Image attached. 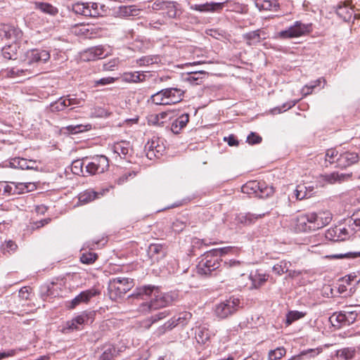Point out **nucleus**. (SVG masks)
Here are the masks:
<instances>
[{"label": "nucleus", "mask_w": 360, "mask_h": 360, "mask_svg": "<svg viewBox=\"0 0 360 360\" xmlns=\"http://www.w3.org/2000/svg\"><path fill=\"white\" fill-rule=\"evenodd\" d=\"M133 296L138 299L149 300V302H143L139 306V311L144 314L166 307L175 300L173 295L162 292L159 287L152 285L137 288Z\"/></svg>", "instance_id": "1"}, {"label": "nucleus", "mask_w": 360, "mask_h": 360, "mask_svg": "<svg viewBox=\"0 0 360 360\" xmlns=\"http://www.w3.org/2000/svg\"><path fill=\"white\" fill-rule=\"evenodd\" d=\"M133 286L132 279L120 277L112 278L108 285L110 297L112 300H117L125 295Z\"/></svg>", "instance_id": "2"}, {"label": "nucleus", "mask_w": 360, "mask_h": 360, "mask_svg": "<svg viewBox=\"0 0 360 360\" xmlns=\"http://www.w3.org/2000/svg\"><path fill=\"white\" fill-rule=\"evenodd\" d=\"M308 227L311 231H317L327 226L332 220V214L328 212H308L304 214Z\"/></svg>", "instance_id": "3"}, {"label": "nucleus", "mask_w": 360, "mask_h": 360, "mask_svg": "<svg viewBox=\"0 0 360 360\" xmlns=\"http://www.w3.org/2000/svg\"><path fill=\"white\" fill-rule=\"evenodd\" d=\"M242 192L248 195L255 194L256 196L264 198L271 195L274 191L272 186L266 185L264 182L251 181L242 186Z\"/></svg>", "instance_id": "4"}, {"label": "nucleus", "mask_w": 360, "mask_h": 360, "mask_svg": "<svg viewBox=\"0 0 360 360\" xmlns=\"http://www.w3.org/2000/svg\"><path fill=\"white\" fill-rule=\"evenodd\" d=\"M240 303L238 298L231 297L217 304L214 309V314L220 319H226L238 310Z\"/></svg>", "instance_id": "5"}, {"label": "nucleus", "mask_w": 360, "mask_h": 360, "mask_svg": "<svg viewBox=\"0 0 360 360\" xmlns=\"http://www.w3.org/2000/svg\"><path fill=\"white\" fill-rule=\"evenodd\" d=\"M220 266L219 259L216 257L210 251L205 255L204 257L199 262L196 269L197 272L202 276H209L212 272L216 271Z\"/></svg>", "instance_id": "6"}, {"label": "nucleus", "mask_w": 360, "mask_h": 360, "mask_svg": "<svg viewBox=\"0 0 360 360\" xmlns=\"http://www.w3.org/2000/svg\"><path fill=\"white\" fill-rule=\"evenodd\" d=\"M311 30V24H304L300 21H296L288 29L281 31L278 33V36L281 39L295 38L308 34Z\"/></svg>", "instance_id": "7"}, {"label": "nucleus", "mask_w": 360, "mask_h": 360, "mask_svg": "<svg viewBox=\"0 0 360 360\" xmlns=\"http://www.w3.org/2000/svg\"><path fill=\"white\" fill-rule=\"evenodd\" d=\"M109 167L108 160L104 155H98L91 158V161L86 162L85 172L93 175L104 172Z\"/></svg>", "instance_id": "8"}, {"label": "nucleus", "mask_w": 360, "mask_h": 360, "mask_svg": "<svg viewBox=\"0 0 360 360\" xmlns=\"http://www.w3.org/2000/svg\"><path fill=\"white\" fill-rule=\"evenodd\" d=\"M191 317L192 314L190 312L184 311L181 313L178 316L172 317L160 327L159 328L160 333H165L167 330H170L178 325L184 326L187 324Z\"/></svg>", "instance_id": "9"}, {"label": "nucleus", "mask_w": 360, "mask_h": 360, "mask_svg": "<svg viewBox=\"0 0 360 360\" xmlns=\"http://www.w3.org/2000/svg\"><path fill=\"white\" fill-rule=\"evenodd\" d=\"M337 15L345 22H349L360 18V14L354 13V8L350 6L349 1H345L338 4L336 8Z\"/></svg>", "instance_id": "10"}, {"label": "nucleus", "mask_w": 360, "mask_h": 360, "mask_svg": "<svg viewBox=\"0 0 360 360\" xmlns=\"http://www.w3.org/2000/svg\"><path fill=\"white\" fill-rule=\"evenodd\" d=\"M359 160L357 153L353 152H345L339 155L336 160V167L344 169L349 167Z\"/></svg>", "instance_id": "11"}, {"label": "nucleus", "mask_w": 360, "mask_h": 360, "mask_svg": "<svg viewBox=\"0 0 360 360\" xmlns=\"http://www.w3.org/2000/svg\"><path fill=\"white\" fill-rule=\"evenodd\" d=\"M155 9H162L165 11L163 14H166L169 18H174L177 15L179 4L174 1H156L154 3Z\"/></svg>", "instance_id": "12"}, {"label": "nucleus", "mask_w": 360, "mask_h": 360, "mask_svg": "<svg viewBox=\"0 0 360 360\" xmlns=\"http://www.w3.org/2000/svg\"><path fill=\"white\" fill-rule=\"evenodd\" d=\"M243 39L248 46H256L262 40L266 39V33L262 30H257L245 33L243 35Z\"/></svg>", "instance_id": "13"}, {"label": "nucleus", "mask_w": 360, "mask_h": 360, "mask_svg": "<svg viewBox=\"0 0 360 360\" xmlns=\"http://www.w3.org/2000/svg\"><path fill=\"white\" fill-rule=\"evenodd\" d=\"M27 58L29 63H44L50 58V53L46 50L33 49L27 52Z\"/></svg>", "instance_id": "14"}, {"label": "nucleus", "mask_w": 360, "mask_h": 360, "mask_svg": "<svg viewBox=\"0 0 360 360\" xmlns=\"http://www.w3.org/2000/svg\"><path fill=\"white\" fill-rule=\"evenodd\" d=\"M159 143L160 140L157 139H152L146 144L145 148L147 150V157L149 159H152L153 157H158L162 154L165 150V147Z\"/></svg>", "instance_id": "15"}, {"label": "nucleus", "mask_w": 360, "mask_h": 360, "mask_svg": "<svg viewBox=\"0 0 360 360\" xmlns=\"http://www.w3.org/2000/svg\"><path fill=\"white\" fill-rule=\"evenodd\" d=\"M224 3L210 2L203 4H193L191 6V9L199 12H219L224 8Z\"/></svg>", "instance_id": "16"}, {"label": "nucleus", "mask_w": 360, "mask_h": 360, "mask_svg": "<svg viewBox=\"0 0 360 360\" xmlns=\"http://www.w3.org/2000/svg\"><path fill=\"white\" fill-rule=\"evenodd\" d=\"M165 92L166 101L167 105L179 103L182 100L184 91L177 88H167L163 89Z\"/></svg>", "instance_id": "17"}, {"label": "nucleus", "mask_w": 360, "mask_h": 360, "mask_svg": "<svg viewBox=\"0 0 360 360\" xmlns=\"http://www.w3.org/2000/svg\"><path fill=\"white\" fill-rule=\"evenodd\" d=\"M75 99L73 98H65L63 97L60 98L58 101L52 103L50 105L51 112H58L63 111L68 106L75 105Z\"/></svg>", "instance_id": "18"}, {"label": "nucleus", "mask_w": 360, "mask_h": 360, "mask_svg": "<svg viewBox=\"0 0 360 360\" xmlns=\"http://www.w3.org/2000/svg\"><path fill=\"white\" fill-rule=\"evenodd\" d=\"M85 60H96L104 57V49L101 46L88 49L82 56Z\"/></svg>", "instance_id": "19"}, {"label": "nucleus", "mask_w": 360, "mask_h": 360, "mask_svg": "<svg viewBox=\"0 0 360 360\" xmlns=\"http://www.w3.org/2000/svg\"><path fill=\"white\" fill-rule=\"evenodd\" d=\"M249 278L252 282V284L250 287V289H258L262 286L268 280L267 275L259 273L258 271L251 272Z\"/></svg>", "instance_id": "20"}, {"label": "nucleus", "mask_w": 360, "mask_h": 360, "mask_svg": "<svg viewBox=\"0 0 360 360\" xmlns=\"http://www.w3.org/2000/svg\"><path fill=\"white\" fill-rule=\"evenodd\" d=\"M336 321L344 326H349L353 323L357 317L355 311H341L335 315Z\"/></svg>", "instance_id": "21"}, {"label": "nucleus", "mask_w": 360, "mask_h": 360, "mask_svg": "<svg viewBox=\"0 0 360 360\" xmlns=\"http://www.w3.org/2000/svg\"><path fill=\"white\" fill-rule=\"evenodd\" d=\"M347 230L340 227L335 226L328 229L326 233V238L333 241H341L345 239L342 235L346 236Z\"/></svg>", "instance_id": "22"}, {"label": "nucleus", "mask_w": 360, "mask_h": 360, "mask_svg": "<svg viewBox=\"0 0 360 360\" xmlns=\"http://www.w3.org/2000/svg\"><path fill=\"white\" fill-rule=\"evenodd\" d=\"M96 293L97 292L95 290H89L82 292L72 300L71 308L75 307L82 302H87L92 297L95 296Z\"/></svg>", "instance_id": "23"}, {"label": "nucleus", "mask_w": 360, "mask_h": 360, "mask_svg": "<svg viewBox=\"0 0 360 360\" xmlns=\"http://www.w3.org/2000/svg\"><path fill=\"white\" fill-rule=\"evenodd\" d=\"M352 176V174H339L338 172H333L329 174L322 176L321 178L323 181L333 184L337 182L341 183L349 179Z\"/></svg>", "instance_id": "24"}, {"label": "nucleus", "mask_w": 360, "mask_h": 360, "mask_svg": "<svg viewBox=\"0 0 360 360\" xmlns=\"http://www.w3.org/2000/svg\"><path fill=\"white\" fill-rule=\"evenodd\" d=\"M34 9L52 16H55L58 13V9L52 4L46 2L36 1L34 3Z\"/></svg>", "instance_id": "25"}, {"label": "nucleus", "mask_w": 360, "mask_h": 360, "mask_svg": "<svg viewBox=\"0 0 360 360\" xmlns=\"http://www.w3.org/2000/svg\"><path fill=\"white\" fill-rule=\"evenodd\" d=\"M207 75L205 71H195L187 73L184 79L191 84H199L202 82V79Z\"/></svg>", "instance_id": "26"}, {"label": "nucleus", "mask_w": 360, "mask_h": 360, "mask_svg": "<svg viewBox=\"0 0 360 360\" xmlns=\"http://www.w3.org/2000/svg\"><path fill=\"white\" fill-rule=\"evenodd\" d=\"M103 352L100 360H112L118 354V350L111 344H106L102 347Z\"/></svg>", "instance_id": "27"}, {"label": "nucleus", "mask_w": 360, "mask_h": 360, "mask_svg": "<svg viewBox=\"0 0 360 360\" xmlns=\"http://www.w3.org/2000/svg\"><path fill=\"white\" fill-rule=\"evenodd\" d=\"M188 114H181L177 119L173 121L171 127L172 131L174 134H179L188 122Z\"/></svg>", "instance_id": "28"}, {"label": "nucleus", "mask_w": 360, "mask_h": 360, "mask_svg": "<svg viewBox=\"0 0 360 360\" xmlns=\"http://www.w3.org/2000/svg\"><path fill=\"white\" fill-rule=\"evenodd\" d=\"M36 188L34 183H15L14 182L13 190L15 195L21 194L27 192H30Z\"/></svg>", "instance_id": "29"}, {"label": "nucleus", "mask_w": 360, "mask_h": 360, "mask_svg": "<svg viewBox=\"0 0 360 360\" xmlns=\"http://www.w3.org/2000/svg\"><path fill=\"white\" fill-rule=\"evenodd\" d=\"M148 254L151 257L158 259L165 256V249L161 244H150L148 247Z\"/></svg>", "instance_id": "30"}, {"label": "nucleus", "mask_w": 360, "mask_h": 360, "mask_svg": "<svg viewBox=\"0 0 360 360\" xmlns=\"http://www.w3.org/2000/svg\"><path fill=\"white\" fill-rule=\"evenodd\" d=\"M112 150L115 153L118 154L120 156H125L130 150V143L125 141L117 142L112 146Z\"/></svg>", "instance_id": "31"}, {"label": "nucleus", "mask_w": 360, "mask_h": 360, "mask_svg": "<svg viewBox=\"0 0 360 360\" xmlns=\"http://www.w3.org/2000/svg\"><path fill=\"white\" fill-rule=\"evenodd\" d=\"M356 353L355 347H345L336 352V356L344 360H351L354 358Z\"/></svg>", "instance_id": "32"}, {"label": "nucleus", "mask_w": 360, "mask_h": 360, "mask_svg": "<svg viewBox=\"0 0 360 360\" xmlns=\"http://www.w3.org/2000/svg\"><path fill=\"white\" fill-rule=\"evenodd\" d=\"M99 195L100 194L98 193H96L93 190H86L84 192L79 193V200L82 204H86L98 198Z\"/></svg>", "instance_id": "33"}, {"label": "nucleus", "mask_w": 360, "mask_h": 360, "mask_svg": "<svg viewBox=\"0 0 360 360\" xmlns=\"http://www.w3.org/2000/svg\"><path fill=\"white\" fill-rule=\"evenodd\" d=\"M87 160L88 158H85L82 160H76L73 161L71 165V170L72 173L77 175L85 176L86 172L83 167L86 165Z\"/></svg>", "instance_id": "34"}, {"label": "nucleus", "mask_w": 360, "mask_h": 360, "mask_svg": "<svg viewBox=\"0 0 360 360\" xmlns=\"http://www.w3.org/2000/svg\"><path fill=\"white\" fill-rule=\"evenodd\" d=\"M33 163L32 160H27L22 158H15L11 160L10 166L15 169H27L28 164Z\"/></svg>", "instance_id": "35"}, {"label": "nucleus", "mask_w": 360, "mask_h": 360, "mask_svg": "<svg viewBox=\"0 0 360 360\" xmlns=\"http://www.w3.org/2000/svg\"><path fill=\"white\" fill-rule=\"evenodd\" d=\"M72 10L75 14L82 15L84 16H89V15H91L92 13L89 10V4L84 3H76L72 4Z\"/></svg>", "instance_id": "36"}, {"label": "nucleus", "mask_w": 360, "mask_h": 360, "mask_svg": "<svg viewBox=\"0 0 360 360\" xmlns=\"http://www.w3.org/2000/svg\"><path fill=\"white\" fill-rule=\"evenodd\" d=\"M210 337V332L205 326H200L195 330V338L199 343L205 344Z\"/></svg>", "instance_id": "37"}, {"label": "nucleus", "mask_w": 360, "mask_h": 360, "mask_svg": "<svg viewBox=\"0 0 360 360\" xmlns=\"http://www.w3.org/2000/svg\"><path fill=\"white\" fill-rule=\"evenodd\" d=\"M88 320V316L86 314H82L74 318L70 322H68V328L72 330H78L79 326L84 324Z\"/></svg>", "instance_id": "38"}, {"label": "nucleus", "mask_w": 360, "mask_h": 360, "mask_svg": "<svg viewBox=\"0 0 360 360\" xmlns=\"http://www.w3.org/2000/svg\"><path fill=\"white\" fill-rule=\"evenodd\" d=\"M308 227V223L306 221L304 214H302L296 218L295 229L300 232H309L311 231Z\"/></svg>", "instance_id": "39"}, {"label": "nucleus", "mask_w": 360, "mask_h": 360, "mask_svg": "<svg viewBox=\"0 0 360 360\" xmlns=\"http://www.w3.org/2000/svg\"><path fill=\"white\" fill-rule=\"evenodd\" d=\"M257 6L263 10L274 11H278L280 7L277 0H264L260 6L259 4Z\"/></svg>", "instance_id": "40"}, {"label": "nucleus", "mask_w": 360, "mask_h": 360, "mask_svg": "<svg viewBox=\"0 0 360 360\" xmlns=\"http://www.w3.org/2000/svg\"><path fill=\"white\" fill-rule=\"evenodd\" d=\"M167 114H148L147 120L148 124L160 126L164 123L163 120Z\"/></svg>", "instance_id": "41"}, {"label": "nucleus", "mask_w": 360, "mask_h": 360, "mask_svg": "<svg viewBox=\"0 0 360 360\" xmlns=\"http://www.w3.org/2000/svg\"><path fill=\"white\" fill-rule=\"evenodd\" d=\"M150 100L151 102L155 105H167L166 101L165 92H164L163 89L152 95Z\"/></svg>", "instance_id": "42"}, {"label": "nucleus", "mask_w": 360, "mask_h": 360, "mask_svg": "<svg viewBox=\"0 0 360 360\" xmlns=\"http://www.w3.org/2000/svg\"><path fill=\"white\" fill-rule=\"evenodd\" d=\"M305 313L298 311H290L286 315L285 323L287 326H290L294 321L302 319L305 316Z\"/></svg>", "instance_id": "43"}, {"label": "nucleus", "mask_w": 360, "mask_h": 360, "mask_svg": "<svg viewBox=\"0 0 360 360\" xmlns=\"http://www.w3.org/2000/svg\"><path fill=\"white\" fill-rule=\"evenodd\" d=\"M286 350L284 347H280L275 349L270 350L268 354L269 360H278L285 356Z\"/></svg>", "instance_id": "44"}, {"label": "nucleus", "mask_w": 360, "mask_h": 360, "mask_svg": "<svg viewBox=\"0 0 360 360\" xmlns=\"http://www.w3.org/2000/svg\"><path fill=\"white\" fill-rule=\"evenodd\" d=\"M169 315V312L167 311H164L159 312L158 314L151 316L150 319H147L145 323V327L148 328L150 327V326L157 321L162 320L167 317Z\"/></svg>", "instance_id": "45"}, {"label": "nucleus", "mask_w": 360, "mask_h": 360, "mask_svg": "<svg viewBox=\"0 0 360 360\" xmlns=\"http://www.w3.org/2000/svg\"><path fill=\"white\" fill-rule=\"evenodd\" d=\"M97 255L94 252H87L82 254L80 261L83 264H91L97 259Z\"/></svg>", "instance_id": "46"}, {"label": "nucleus", "mask_w": 360, "mask_h": 360, "mask_svg": "<svg viewBox=\"0 0 360 360\" xmlns=\"http://www.w3.org/2000/svg\"><path fill=\"white\" fill-rule=\"evenodd\" d=\"M90 124H76V125H70L67 127V129L71 134H77L79 132H83L88 131L91 129Z\"/></svg>", "instance_id": "47"}, {"label": "nucleus", "mask_w": 360, "mask_h": 360, "mask_svg": "<svg viewBox=\"0 0 360 360\" xmlns=\"http://www.w3.org/2000/svg\"><path fill=\"white\" fill-rule=\"evenodd\" d=\"M307 188L304 184H299L295 190V195L297 200H303L307 198Z\"/></svg>", "instance_id": "48"}, {"label": "nucleus", "mask_w": 360, "mask_h": 360, "mask_svg": "<svg viewBox=\"0 0 360 360\" xmlns=\"http://www.w3.org/2000/svg\"><path fill=\"white\" fill-rule=\"evenodd\" d=\"M104 6L99 5L97 3H90L89 4V10L91 15H89L90 17H96L98 15H102V11H103Z\"/></svg>", "instance_id": "49"}, {"label": "nucleus", "mask_w": 360, "mask_h": 360, "mask_svg": "<svg viewBox=\"0 0 360 360\" xmlns=\"http://www.w3.org/2000/svg\"><path fill=\"white\" fill-rule=\"evenodd\" d=\"M321 352H322V349L321 348L309 349L302 351L300 353V354L297 355V356H292V358H290L288 360H301V358H302V356L307 355L309 353H311L312 354L311 356L314 357V356L318 355Z\"/></svg>", "instance_id": "50"}, {"label": "nucleus", "mask_w": 360, "mask_h": 360, "mask_svg": "<svg viewBox=\"0 0 360 360\" xmlns=\"http://www.w3.org/2000/svg\"><path fill=\"white\" fill-rule=\"evenodd\" d=\"M158 60H159V58L158 56H143V57L141 58L138 60V63L140 65H152L154 63H157Z\"/></svg>", "instance_id": "51"}, {"label": "nucleus", "mask_w": 360, "mask_h": 360, "mask_svg": "<svg viewBox=\"0 0 360 360\" xmlns=\"http://www.w3.org/2000/svg\"><path fill=\"white\" fill-rule=\"evenodd\" d=\"M339 155L338 152L335 149H328L326 153V161L330 164L336 163V160Z\"/></svg>", "instance_id": "52"}, {"label": "nucleus", "mask_w": 360, "mask_h": 360, "mask_svg": "<svg viewBox=\"0 0 360 360\" xmlns=\"http://www.w3.org/2000/svg\"><path fill=\"white\" fill-rule=\"evenodd\" d=\"M123 78L128 82H139L140 80V72H126L124 74Z\"/></svg>", "instance_id": "53"}, {"label": "nucleus", "mask_w": 360, "mask_h": 360, "mask_svg": "<svg viewBox=\"0 0 360 360\" xmlns=\"http://www.w3.org/2000/svg\"><path fill=\"white\" fill-rule=\"evenodd\" d=\"M14 182H10L9 184L4 182L0 184V191H3L4 193L8 195H15L14 190Z\"/></svg>", "instance_id": "54"}, {"label": "nucleus", "mask_w": 360, "mask_h": 360, "mask_svg": "<svg viewBox=\"0 0 360 360\" xmlns=\"http://www.w3.org/2000/svg\"><path fill=\"white\" fill-rule=\"evenodd\" d=\"M138 10L134 8L132 6H122L120 8V14L124 16H130L136 15Z\"/></svg>", "instance_id": "55"}, {"label": "nucleus", "mask_w": 360, "mask_h": 360, "mask_svg": "<svg viewBox=\"0 0 360 360\" xmlns=\"http://www.w3.org/2000/svg\"><path fill=\"white\" fill-rule=\"evenodd\" d=\"M232 251H233V248L232 247L229 246V247H224V248H219V249H214L210 252H212V254L216 257H221L222 255L229 254V252H231Z\"/></svg>", "instance_id": "56"}, {"label": "nucleus", "mask_w": 360, "mask_h": 360, "mask_svg": "<svg viewBox=\"0 0 360 360\" xmlns=\"http://www.w3.org/2000/svg\"><path fill=\"white\" fill-rule=\"evenodd\" d=\"M269 211H266L262 213L259 214H252V213H248L245 214V217L246 220H248L250 223H251L253 220L261 219L264 217L265 215L269 214Z\"/></svg>", "instance_id": "57"}, {"label": "nucleus", "mask_w": 360, "mask_h": 360, "mask_svg": "<svg viewBox=\"0 0 360 360\" xmlns=\"http://www.w3.org/2000/svg\"><path fill=\"white\" fill-rule=\"evenodd\" d=\"M4 251L8 253L14 252L17 248V245L12 240H8L2 245Z\"/></svg>", "instance_id": "58"}, {"label": "nucleus", "mask_w": 360, "mask_h": 360, "mask_svg": "<svg viewBox=\"0 0 360 360\" xmlns=\"http://www.w3.org/2000/svg\"><path fill=\"white\" fill-rule=\"evenodd\" d=\"M115 82V78L108 77H103L98 80L94 81V86H98L99 85H106L111 84Z\"/></svg>", "instance_id": "59"}, {"label": "nucleus", "mask_w": 360, "mask_h": 360, "mask_svg": "<svg viewBox=\"0 0 360 360\" xmlns=\"http://www.w3.org/2000/svg\"><path fill=\"white\" fill-rule=\"evenodd\" d=\"M355 224L356 226H360V210L352 214L351 219L349 220V224L351 225Z\"/></svg>", "instance_id": "60"}, {"label": "nucleus", "mask_w": 360, "mask_h": 360, "mask_svg": "<svg viewBox=\"0 0 360 360\" xmlns=\"http://www.w3.org/2000/svg\"><path fill=\"white\" fill-rule=\"evenodd\" d=\"M118 63V59L114 58L109 61L108 63L103 64V69L108 71L113 70L114 68L117 66Z\"/></svg>", "instance_id": "61"}, {"label": "nucleus", "mask_w": 360, "mask_h": 360, "mask_svg": "<svg viewBox=\"0 0 360 360\" xmlns=\"http://www.w3.org/2000/svg\"><path fill=\"white\" fill-rule=\"evenodd\" d=\"M248 142L250 144H256L259 143L262 141V137L259 135H257L255 133L252 132L248 136Z\"/></svg>", "instance_id": "62"}, {"label": "nucleus", "mask_w": 360, "mask_h": 360, "mask_svg": "<svg viewBox=\"0 0 360 360\" xmlns=\"http://www.w3.org/2000/svg\"><path fill=\"white\" fill-rule=\"evenodd\" d=\"M295 101H290L286 103H284L282 107H277L274 110H278V112H284L291 108L294 107L295 105Z\"/></svg>", "instance_id": "63"}, {"label": "nucleus", "mask_w": 360, "mask_h": 360, "mask_svg": "<svg viewBox=\"0 0 360 360\" xmlns=\"http://www.w3.org/2000/svg\"><path fill=\"white\" fill-rule=\"evenodd\" d=\"M243 263L238 260L230 259L224 262V265L226 268H237L243 265Z\"/></svg>", "instance_id": "64"}]
</instances>
